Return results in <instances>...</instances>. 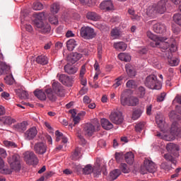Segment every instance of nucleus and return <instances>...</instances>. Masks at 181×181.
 <instances>
[{"label":"nucleus","instance_id":"nucleus-1","mask_svg":"<svg viewBox=\"0 0 181 181\" xmlns=\"http://www.w3.org/2000/svg\"><path fill=\"white\" fill-rule=\"evenodd\" d=\"M52 87V88H47L45 90L49 101H56L57 100V95L64 97V88L60 83L53 82Z\"/></svg>","mask_w":181,"mask_h":181},{"label":"nucleus","instance_id":"nucleus-2","mask_svg":"<svg viewBox=\"0 0 181 181\" xmlns=\"http://www.w3.org/2000/svg\"><path fill=\"white\" fill-rule=\"evenodd\" d=\"M147 37L148 39H151L152 42L150 43L151 47H161L163 50L169 49L170 45L168 42H165L167 40L165 37H158V35H154L152 32H147Z\"/></svg>","mask_w":181,"mask_h":181},{"label":"nucleus","instance_id":"nucleus-3","mask_svg":"<svg viewBox=\"0 0 181 181\" xmlns=\"http://www.w3.org/2000/svg\"><path fill=\"white\" fill-rule=\"evenodd\" d=\"M179 131L180 130L177 127V123L173 122L171 125L170 134H162L161 133H158L157 136H159L161 139H164V141H175V139H176V136H177L179 134Z\"/></svg>","mask_w":181,"mask_h":181},{"label":"nucleus","instance_id":"nucleus-4","mask_svg":"<svg viewBox=\"0 0 181 181\" xmlns=\"http://www.w3.org/2000/svg\"><path fill=\"white\" fill-rule=\"evenodd\" d=\"M144 84L147 88L151 90H160L162 85L158 81V77L155 75H150L147 76L144 81Z\"/></svg>","mask_w":181,"mask_h":181},{"label":"nucleus","instance_id":"nucleus-5","mask_svg":"<svg viewBox=\"0 0 181 181\" xmlns=\"http://www.w3.org/2000/svg\"><path fill=\"white\" fill-rule=\"evenodd\" d=\"M8 163L12 170L19 172L21 170V157L18 154H13L8 158Z\"/></svg>","mask_w":181,"mask_h":181},{"label":"nucleus","instance_id":"nucleus-6","mask_svg":"<svg viewBox=\"0 0 181 181\" xmlns=\"http://www.w3.org/2000/svg\"><path fill=\"white\" fill-rule=\"evenodd\" d=\"M81 36L83 39L90 40L94 39L97 36V33L94 30V28L88 26H84L81 28L80 30Z\"/></svg>","mask_w":181,"mask_h":181},{"label":"nucleus","instance_id":"nucleus-7","mask_svg":"<svg viewBox=\"0 0 181 181\" xmlns=\"http://www.w3.org/2000/svg\"><path fill=\"white\" fill-rule=\"evenodd\" d=\"M109 118L110 121L116 125H121V124L124 122V116L122 115V112L119 111L111 112Z\"/></svg>","mask_w":181,"mask_h":181},{"label":"nucleus","instance_id":"nucleus-8","mask_svg":"<svg viewBox=\"0 0 181 181\" xmlns=\"http://www.w3.org/2000/svg\"><path fill=\"white\" fill-rule=\"evenodd\" d=\"M24 159L28 165H37L39 159L33 151H26L23 153Z\"/></svg>","mask_w":181,"mask_h":181},{"label":"nucleus","instance_id":"nucleus-9","mask_svg":"<svg viewBox=\"0 0 181 181\" xmlns=\"http://www.w3.org/2000/svg\"><path fill=\"white\" fill-rule=\"evenodd\" d=\"M11 73V66L4 62V55L0 54V76H5Z\"/></svg>","mask_w":181,"mask_h":181},{"label":"nucleus","instance_id":"nucleus-10","mask_svg":"<svg viewBox=\"0 0 181 181\" xmlns=\"http://www.w3.org/2000/svg\"><path fill=\"white\" fill-rule=\"evenodd\" d=\"M37 135V129L35 127H33L28 129L24 134L25 139L27 141H32Z\"/></svg>","mask_w":181,"mask_h":181},{"label":"nucleus","instance_id":"nucleus-11","mask_svg":"<svg viewBox=\"0 0 181 181\" xmlns=\"http://www.w3.org/2000/svg\"><path fill=\"white\" fill-rule=\"evenodd\" d=\"M34 151L38 155H45L46 151H47V146L45 143H37L34 146Z\"/></svg>","mask_w":181,"mask_h":181},{"label":"nucleus","instance_id":"nucleus-12","mask_svg":"<svg viewBox=\"0 0 181 181\" xmlns=\"http://www.w3.org/2000/svg\"><path fill=\"white\" fill-rule=\"evenodd\" d=\"M144 165L147 172H149L150 173H153L156 172V164H155L153 161L149 159H145Z\"/></svg>","mask_w":181,"mask_h":181},{"label":"nucleus","instance_id":"nucleus-13","mask_svg":"<svg viewBox=\"0 0 181 181\" xmlns=\"http://www.w3.org/2000/svg\"><path fill=\"white\" fill-rule=\"evenodd\" d=\"M59 81L64 84V86H67V87H71L73 86V79L67 76V75L61 74L57 75Z\"/></svg>","mask_w":181,"mask_h":181},{"label":"nucleus","instance_id":"nucleus-14","mask_svg":"<svg viewBox=\"0 0 181 181\" xmlns=\"http://www.w3.org/2000/svg\"><path fill=\"white\" fill-rule=\"evenodd\" d=\"M35 23V26L39 29V31L41 32V33H49L52 29L50 25L47 23H38L37 21Z\"/></svg>","mask_w":181,"mask_h":181},{"label":"nucleus","instance_id":"nucleus-15","mask_svg":"<svg viewBox=\"0 0 181 181\" xmlns=\"http://www.w3.org/2000/svg\"><path fill=\"white\" fill-rule=\"evenodd\" d=\"M95 132V127L91 123H87L83 128V134L86 136H93Z\"/></svg>","mask_w":181,"mask_h":181},{"label":"nucleus","instance_id":"nucleus-16","mask_svg":"<svg viewBox=\"0 0 181 181\" xmlns=\"http://www.w3.org/2000/svg\"><path fill=\"white\" fill-rule=\"evenodd\" d=\"M156 122L162 132L165 131V117H163L162 113H158L156 115Z\"/></svg>","mask_w":181,"mask_h":181},{"label":"nucleus","instance_id":"nucleus-17","mask_svg":"<svg viewBox=\"0 0 181 181\" xmlns=\"http://www.w3.org/2000/svg\"><path fill=\"white\" fill-rule=\"evenodd\" d=\"M81 57H83V54L77 52H73L69 54L66 59L69 62V63L74 64V63L78 62V60H80Z\"/></svg>","mask_w":181,"mask_h":181},{"label":"nucleus","instance_id":"nucleus-18","mask_svg":"<svg viewBox=\"0 0 181 181\" xmlns=\"http://www.w3.org/2000/svg\"><path fill=\"white\" fill-rule=\"evenodd\" d=\"M168 152L174 155V156H178L177 152H179V146L173 144L168 143L166 146Z\"/></svg>","mask_w":181,"mask_h":181},{"label":"nucleus","instance_id":"nucleus-19","mask_svg":"<svg viewBox=\"0 0 181 181\" xmlns=\"http://www.w3.org/2000/svg\"><path fill=\"white\" fill-rule=\"evenodd\" d=\"M100 9L103 11H113L114 10V4L112 1L110 0L103 1L100 5Z\"/></svg>","mask_w":181,"mask_h":181},{"label":"nucleus","instance_id":"nucleus-20","mask_svg":"<svg viewBox=\"0 0 181 181\" xmlns=\"http://www.w3.org/2000/svg\"><path fill=\"white\" fill-rule=\"evenodd\" d=\"M153 30L156 33L162 35V33H165V32H166V26L162 23H158L153 25Z\"/></svg>","mask_w":181,"mask_h":181},{"label":"nucleus","instance_id":"nucleus-21","mask_svg":"<svg viewBox=\"0 0 181 181\" xmlns=\"http://www.w3.org/2000/svg\"><path fill=\"white\" fill-rule=\"evenodd\" d=\"M156 9L158 13H165L166 11V3L165 0L160 1L157 5H156Z\"/></svg>","mask_w":181,"mask_h":181},{"label":"nucleus","instance_id":"nucleus-22","mask_svg":"<svg viewBox=\"0 0 181 181\" xmlns=\"http://www.w3.org/2000/svg\"><path fill=\"white\" fill-rule=\"evenodd\" d=\"M102 127L106 131H110V129H112L114 128V124L110 122L107 119H102L101 121Z\"/></svg>","mask_w":181,"mask_h":181},{"label":"nucleus","instance_id":"nucleus-23","mask_svg":"<svg viewBox=\"0 0 181 181\" xmlns=\"http://www.w3.org/2000/svg\"><path fill=\"white\" fill-rule=\"evenodd\" d=\"M124 160L128 165H132L135 160V156L132 151L127 152L124 154Z\"/></svg>","mask_w":181,"mask_h":181},{"label":"nucleus","instance_id":"nucleus-24","mask_svg":"<svg viewBox=\"0 0 181 181\" xmlns=\"http://www.w3.org/2000/svg\"><path fill=\"white\" fill-rule=\"evenodd\" d=\"M126 71L129 77H135L136 76V71L135 70V67L134 66L127 64L125 66Z\"/></svg>","mask_w":181,"mask_h":181},{"label":"nucleus","instance_id":"nucleus-25","mask_svg":"<svg viewBox=\"0 0 181 181\" xmlns=\"http://www.w3.org/2000/svg\"><path fill=\"white\" fill-rule=\"evenodd\" d=\"M64 69L65 72L68 74H76V73H77V71L78 70L77 67L70 64H67L66 65H65Z\"/></svg>","mask_w":181,"mask_h":181},{"label":"nucleus","instance_id":"nucleus-26","mask_svg":"<svg viewBox=\"0 0 181 181\" xmlns=\"http://www.w3.org/2000/svg\"><path fill=\"white\" fill-rule=\"evenodd\" d=\"M34 95L41 101H46V93L42 90L37 89L34 91Z\"/></svg>","mask_w":181,"mask_h":181},{"label":"nucleus","instance_id":"nucleus-27","mask_svg":"<svg viewBox=\"0 0 181 181\" xmlns=\"http://www.w3.org/2000/svg\"><path fill=\"white\" fill-rule=\"evenodd\" d=\"M34 18H35L33 21L35 26H36V23H43V19H45V12H40L38 13L34 14Z\"/></svg>","mask_w":181,"mask_h":181},{"label":"nucleus","instance_id":"nucleus-28","mask_svg":"<svg viewBox=\"0 0 181 181\" xmlns=\"http://www.w3.org/2000/svg\"><path fill=\"white\" fill-rule=\"evenodd\" d=\"M120 103L122 105H128L129 107V97L127 95V92H123L120 97Z\"/></svg>","mask_w":181,"mask_h":181},{"label":"nucleus","instance_id":"nucleus-29","mask_svg":"<svg viewBox=\"0 0 181 181\" xmlns=\"http://www.w3.org/2000/svg\"><path fill=\"white\" fill-rule=\"evenodd\" d=\"M113 47L116 50H122V52H125L127 50V45L124 42H115Z\"/></svg>","mask_w":181,"mask_h":181},{"label":"nucleus","instance_id":"nucleus-30","mask_svg":"<svg viewBox=\"0 0 181 181\" xmlns=\"http://www.w3.org/2000/svg\"><path fill=\"white\" fill-rule=\"evenodd\" d=\"M92 173H93L94 177H100L101 175V167L99 163L95 164L92 169Z\"/></svg>","mask_w":181,"mask_h":181},{"label":"nucleus","instance_id":"nucleus-31","mask_svg":"<svg viewBox=\"0 0 181 181\" xmlns=\"http://www.w3.org/2000/svg\"><path fill=\"white\" fill-rule=\"evenodd\" d=\"M76 46H77V42L74 39H71L66 42V47L69 52H73Z\"/></svg>","mask_w":181,"mask_h":181},{"label":"nucleus","instance_id":"nucleus-32","mask_svg":"<svg viewBox=\"0 0 181 181\" xmlns=\"http://www.w3.org/2000/svg\"><path fill=\"white\" fill-rule=\"evenodd\" d=\"M37 63L38 64H42V66H45V64H47L49 63V59H47V57L45 55L38 56L36 59Z\"/></svg>","mask_w":181,"mask_h":181},{"label":"nucleus","instance_id":"nucleus-33","mask_svg":"<svg viewBox=\"0 0 181 181\" xmlns=\"http://www.w3.org/2000/svg\"><path fill=\"white\" fill-rule=\"evenodd\" d=\"M28 125V122H23L21 123H18L15 125L16 130L18 132H23V131H25L26 127Z\"/></svg>","mask_w":181,"mask_h":181},{"label":"nucleus","instance_id":"nucleus-34","mask_svg":"<svg viewBox=\"0 0 181 181\" xmlns=\"http://www.w3.org/2000/svg\"><path fill=\"white\" fill-rule=\"evenodd\" d=\"M118 59L122 62H131V55L125 52H122L118 54Z\"/></svg>","mask_w":181,"mask_h":181},{"label":"nucleus","instance_id":"nucleus-35","mask_svg":"<svg viewBox=\"0 0 181 181\" xmlns=\"http://www.w3.org/2000/svg\"><path fill=\"white\" fill-rule=\"evenodd\" d=\"M21 23H22L21 28L23 29H25L26 32H28L29 33H32L33 32V27H32L30 24H28L25 23V21H23V18H21Z\"/></svg>","mask_w":181,"mask_h":181},{"label":"nucleus","instance_id":"nucleus-36","mask_svg":"<svg viewBox=\"0 0 181 181\" xmlns=\"http://www.w3.org/2000/svg\"><path fill=\"white\" fill-rule=\"evenodd\" d=\"M81 148H75V151L71 158L73 160H78V159L81 158Z\"/></svg>","mask_w":181,"mask_h":181},{"label":"nucleus","instance_id":"nucleus-37","mask_svg":"<svg viewBox=\"0 0 181 181\" xmlns=\"http://www.w3.org/2000/svg\"><path fill=\"white\" fill-rule=\"evenodd\" d=\"M121 175V170L116 169L110 172V176L111 180H115V179H117L118 177Z\"/></svg>","mask_w":181,"mask_h":181},{"label":"nucleus","instance_id":"nucleus-38","mask_svg":"<svg viewBox=\"0 0 181 181\" xmlns=\"http://www.w3.org/2000/svg\"><path fill=\"white\" fill-rule=\"evenodd\" d=\"M139 104V99L135 96L129 97V107H136Z\"/></svg>","mask_w":181,"mask_h":181},{"label":"nucleus","instance_id":"nucleus-39","mask_svg":"<svg viewBox=\"0 0 181 181\" xmlns=\"http://www.w3.org/2000/svg\"><path fill=\"white\" fill-rule=\"evenodd\" d=\"M87 19H89L90 21H97L98 19H100V17H98V15L94 12H89L86 15Z\"/></svg>","mask_w":181,"mask_h":181},{"label":"nucleus","instance_id":"nucleus-40","mask_svg":"<svg viewBox=\"0 0 181 181\" xmlns=\"http://www.w3.org/2000/svg\"><path fill=\"white\" fill-rule=\"evenodd\" d=\"M144 112V110H141V109H137L136 110H134L133 112V114H132V119H138V118H140L141 117V115H142V113Z\"/></svg>","mask_w":181,"mask_h":181},{"label":"nucleus","instance_id":"nucleus-41","mask_svg":"<svg viewBox=\"0 0 181 181\" xmlns=\"http://www.w3.org/2000/svg\"><path fill=\"white\" fill-rule=\"evenodd\" d=\"M168 63L170 66H171L172 67L178 66L179 63L180 62V60H179V59L177 58H169L168 57Z\"/></svg>","mask_w":181,"mask_h":181},{"label":"nucleus","instance_id":"nucleus-42","mask_svg":"<svg viewBox=\"0 0 181 181\" xmlns=\"http://www.w3.org/2000/svg\"><path fill=\"white\" fill-rule=\"evenodd\" d=\"M93 167L91 165L88 164L83 168V175H91L93 173Z\"/></svg>","mask_w":181,"mask_h":181},{"label":"nucleus","instance_id":"nucleus-43","mask_svg":"<svg viewBox=\"0 0 181 181\" xmlns=\"http://www.w3.org/2000/svg\"><path fill=\"white\" fill-rule=\"evenodd\" d=\"M60 9V5L57 3H54L51 6L50 11L54 15L57 13Z\"/></svg>","mask_w":181,"mask_h":181},{"label":"nucleus","instance_id":"nucleus-44","mask_svg":"<svg viewBox=\"0 0 181 181\" xmlns=\"http://www.w3.org/2000/svg\"><path fill=\"white\" fill-rule=\"evenodd\" d=\"M33 9H34V11H42V9H43V4L40 1H35L33 3Z\"/></svg>","mask_w":181,"mask_h":181},{"label":"nucleus","instance_id":"nucleus-45","mask_svg":"<svg viewBox=\"0 0 181 181\" xmlns=\"http://www.w3.org/2000/svg\"><path fill=\"white\" fill-rule=\"evenodd\" d=\"M84 115H86V112H79L77 116H74L73 117L74 124L76 125V124H78V122H80V119H81V117H81V116L84 117Z\"/></svg>","mask_w":181,"mask_h":181},{"label":"nucleus","instance_id":"nucleus-46","mask_svg":"<svg viewBox=\"0 0 181 181\" xmlns=\"http://www.w3.org/2000/svg\"><path fill=\"white\" fill-rule=\"evenodd\" d=\"M164 158L168 162H171L173 165H176V163H177L176 159L173 158V156H172L170 154H168V153L165 154Z\"/></svg>","mask_w":181,"mask_h":181},{"label":"nucleus","instance_id":"nucleus-47","mask_svg":"<svg viewBox=\"0 0 181 181\" xmlns=\"http://www.w3.org/2000/svg\"><path fill=\"white\" fill-rule=\"evenodd\" d=\"M156 6H150L147 8V15L148 16H152V15H153V13H156Z\"/></svg>","mask_w":181,"mask_h":181},{"label":"nucleus","instance_id":"nucleus-48","mask_svg":"<svg viewBox=\"0 0 181 181\" xmlns=\"http://www.w3.org/2000/svg\"><path fill=\"white\" fill-rule=\"evenodd\" d=\"M80 2L83 4V5H87V6H93L95 5V0H80Z\"/></svg>","mask_w":181,"mask_h":181},{"label":"nucleus","instance_id":"nucleus-49","mask_svg":"<svg viewBox=\"0 0 181 181\" xmlns=\"http://www.w3.org/2000/svg\"><path fill=\"white\" fill-rule=\"evenodd\" d=\"M4 81H6V84L12 86V84H13V82L15 81V79L13 78V76H12V75H8L4 78Z\"/></svg>","mask_w":181,"mask_h":181},{"label":"nucleus","instance_id":"nucleus-50","mask_svg":"<svg viewBox=\"0 0 181 181\" xmlns=\"http://www.w3.org/2000/svg\"><path fill=\"white\" fill-rule=\"evenodd\" d=\"M145 94H146L145 88L140 86L138 88L137 95L139 97V98H144V97H145Z\"/></svg>","mask_w":181,"mask_h":181},{"label":"nucleus","instance_id":"nucleus-51","mask_svg":"<svg viewBox=\"0 0 181 181\" xmlns=\"http://www.w3.org/2000/svg\"><path fill=\"white\" fill-rule=\"evenodd\" d=\"M4 145L6 148H16L18 146L15 142L6 140L4 141Z\"/></svg>","mask_w":181,"mask_h":181},{"label":"nucleus","instance_id":"nucleus-52","mask_svg":"<svg viewBox=\"0 0 181 181\" xmlns=\"http://www.w3.org/2000/svg\"><path fill=\"white\" fill-rule=\"evenodd\" d=\"M173 21L175 23L179 25V26H181V14H175L173 16Z\"/></svg>","mask_w":181,"mask_h":181},{"label":"nucleus","instance_id":"nucleus-53","mask_svg":"<svg viewBox=\"0 0 181 181\" xmlns=\"http://www.w3.org/2000/svg\"><path fill=\"white\" fill-rule=\"evenodd\" d=\"M173 21L175 23L179 25V26H181V14H175L173 16Z\"/></svg>","mask_w":181,"mask_h":181},{"label":"nucleus","instance_id":"nucleus-54","mask_svg":"<svg viewBox=\"0 0 181 181\" xmlns=\"http://www.w3.org/2000/svg\"><path fill=\"white\" fill-rule=\"evenodd\" d=\"M144 128H145V123L139 122L136 124L135 131H136V132H141V131H142V129H144Z\"/></svg>","mask_w":181,"mask_h":181},{"label":"nucleus","instance_id":"nucleus-55","mask_svg":"<svg viewBox=\"0 0 181 181\" xmlns=\"http://www.w3.org/2000/svg\"><path fill=\"white\" fill-rule=\"evenodd\" d=\"M122 80H124V76H119L116 79V83L113 85L114 88H117V87H119L121 84H122Z\"/></svg>","mask_w":181,"mask_h":181},{"label":"nucleus","instance_id":"nucleus-56","mask_svg":"<svg viewBox=\"0 0 181 181\" xmlns=\"http://www.w3.org/2000/svg\"><path fill=\"white\" fill-rule=\"evenodd\" d=\"M120 169L123 173H129V168H128L127 163H122L120 165Z\"/></svg>","mask_w":181,"mask_h":181},{"label":"nucleus","instance_id":"nucleus-57","mask_svg":"<svg viewBox=\"0 0 181 181\" xmlns=\"http://www.w3.org/2000/svg\"><path fill=\"white\" fill-rule=\"evenodd\" d=\"M115 159L117 163H119V162L122 161V159H124V153H115Z\"/></svg>","mask_w":181,"mask_h":181},{"label":"nucleus","instance_id":"nucleus-58","mask_svg":"<svg viewBox=\"0 0 181 181\" xmlns=\"http://www.w3.org/2000/svg\"><path fill=\"white\" fill-rule=\"evenodd\" d=\"M127 87L128 88H135L136 87V82L134 80H129L127 82Z\"/></svg>","mask_w":181,"mask_h":181},{"label":"nucleus","instance_id":"nucleus-59","mask_svg":"<svg viewBox=\"0 0 181 181\" xmlns=\"http://www.w3.org/2000/svg\"><path fill=\"white\" fill-rule=\"evenodd\" d=\"M55 136H56V141L57 142L60 141V139H62V138L64 136L63 135V133L60 132L59 130H57L55 132Z\"/></svg>","mask_w":181,"mask_h":181},{"label":"nucleus","instance_id":"nucleus-60","mask_svg":"<svg viewBox=\"0 0 181 181\" xmlns=\"http://www.w3.org/2000/svg\"><path fill=\"white\" fill-rule=\"evenodd\" d=\"M170 119H179V115H176L175 110H173L169 114Z\"/></svg>","mask_w":181,"mask_h":181},{"label":"nucleus","instance_id":"nucleus-61","mask_svg":"<svg viewBox=\"0 0 181 181\" xmlns=\"http://www.w3.org/2000/svg\"><path fill=\"white\" fill-rule=\"evenodd\" d=\"M49 21L52 25H57V23H59V20L57 19V17L54 16L49 17Z\"/></svg>","mask_w":181,"mask_h":181},{"label":"nucleus","instance_id":"nucleus-62","mask_svg":"<svg viewBox=\"0 0 181 181\" xmlns=\"http://www.w3.org/2000/svg\"><path fill=\"white\" fill-rule=\"evenodd\" d=\"M119 35V30H118V28H114L112 30L111 36H112L113 37H118Z\"/></svg>","mask_w":181,"mask_h":181},{"label":"nucleus","instance_id":"nucleus-63","mask_svg":"<svg viewBox=\"0 0 181 181\" xmlns=\"http://www.w3.org/2000/svg\"><path fill=\"white\" fill-rule=\"evenodd\" d=\"M12 170L11 168H3L0 170L1 173H4V175H11L12 173Z\"/></svg>","mask_w":181,"mask_h":181},{"label":"nucleus","instance_id":"nucleus-64","mask_svg":"<svg viewBox=\"0 0 181 181\" xmlns=\"http://www.w3.org/2000/svg\"><path fill=\"white\" fill-rule=\"evenodd\" d=\"M18 95H19L20 98L26 99V98H28L29 93H28V92H26L25 90H21V94Z\"/></svg>","mask_w":181,"mask_h":181}]
</instances>
